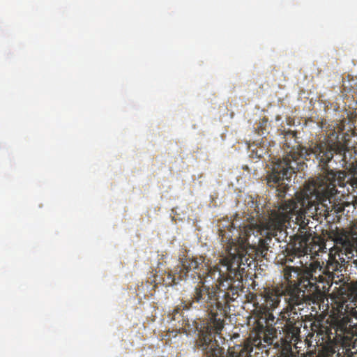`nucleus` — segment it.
<instances>
[{
    "mask_svg": "<svg viewBox=\"0 0 357 357\" xmlns=\"http://www.w3.org/2000/svg\"><path fill=\"white\" fill-rule=\"evenodd\" d=\"M339 263L337 261L324 262L312 261L308 266L298 267L286 266L283 270L284 281L281 286L266 288L261 292L264 305L260 312L266 319L273 320V312L280 305L281 298L284 296L287 306L281 312L282 319L287 320V339L296 338L302 328V317L297 310H301L307 301L315 303L322 295V290L331 286L335 278V271ZM259 312V310H258Z\"/></svg>",
    "mask_w": 357,
    "mask_h": 357,
    "instance_id": "nucleus-2",
    "label": "nucleus"
},
{
    "mask_svg": "<svg viewBox=\"0 0 357 357\" xmlns=\"http://www.w3.org/2000/svg\"><path fill=\"white\" fill-rule=\"evenodd\" d=\"M253 346L252 340H250L249 337L247 342L243 345L237 344L229 347L227 356H225V349L219 344L222 350L220 356L219 357H251V353L253 351Z\"/></svg>",
    "mask_w": 357,
    "mask_h": 357,
    "instance_id": "nucleus-10",
    "label": "nucleus"
},
{
    "mask_svg": "<svg viewBox=\"0 0 357 357\" xmlns=\"http://www.w3.org/2000/svg\"><path fill=\"white\" fill-rule=\"evenodd\" d=\"M328 237L334 241L331 252L335 251V257L337 256L342 264L356 263L357 239L350 236L345 229L336 228L329 231Z\"/></svg>",
    "mask_w": 357,
    "mask_h": 357,
    "instance_id": "nucleus-7",
    "label": "nucleus"
},
{
    "mask_svg": "<svg viewBox=\"0 0 357 357\" xmlns=\"http://www.w3.org/2000/svg\"><path fill=\"white\" fill-rule=\"evenodd\" d=\"M171 315H172L171 318L172 319H174V320L178 319V322H181V321H182V324H181L182 328L185 327V326H188V327L190 326V323L189 319H185L183 314L182 313V312H181L180 307L174 308L172 313L171 314Z\"/></svg>",
    "mask_w": 357,
    "mask_h": 357,
    "instance_id": "nucleus-11",
    "label": "nucleus"
},
{
    "mask_svg": "<svg viewBox=\"0 0 357 357\" xmlns=\"http://www.w3.org/2000/svg\"><path fill=\"white\" fill-rule=\"evenodd\" d=\"M311 328H312V330L317 331V333L319 334L326 333V334L328 335L329 331L331 330L330 328H328L327 327L322 326V325L319 323L318 324H316L315 323H314L312 324V326H311Z\"/></svg>",
    "mask_w": 357,
    "mask_h": 357,
    "instance_id": "nucleus-12",
    "label": "nucleus"
},
{
    "mask_svg": "<svg viewBox=\"0 0 357 357\" xmlns=\"http://www.w3.org/2000/svg\"><path fill=\"white\" fill-rule=\"evenodd\" d=\"M178 331L177 330H172V331H169L167 334L165 335V336H167V337L169 339H171L172 336H176L177 334H178Z\"/></svg>",
    "mask_w": 357,
    "mask_h": 357,
    "instance_id": "nucleus-13",
    "label": "nucleus"
},
{
    "mask_svg": "<svg viewBox=\"0 0 357 357\" xmlns=\"http://www.w3.org/2000/svg\"><path fill=\"white\" fill-rule=\"evenodd\" d=\"M248 300L253 302L255 306L254 314L257 319V330L252 336L250 335V339L252 340V344L259 349L266 346L273 345V347L278 351V357H296L294 351H292V344L296 342L300 336V333L296 335V338L289 341L287 339V319H284L285 324L282 328L283 336L280 340H277V329L273 328V325L275 324V316L273 315V321L267 319V317L264 316L262 312L260 310V307L264 305V301L262 303L257 301V296L255 294H250Z\"/></svg>",
    "mask_w": 357,
    "mask_h": 357,
    "instance_id": "nucleus-6",
    "label": "nucleus"
},
{
    "mask_svg": "<svg viewBox=\"0 0 357 357\" xmlns=\"http://www.w3.org/2000/svg\"><path fill=\"white\" fill-rule=\"evenodd\" d=\"M293 215H296V218H302L304 214L298 215L295 213H285L281 215H273L272 217L267 215L266 218H261V220L258 218H252V222L246 230H243L241 238L236 241L235 243H231L229 241H225L223 245L227 252V257L231 255L240 256L241 262L240 263V268L242 269V280L243 279V273L245 263H248L247 257L248 250L245 248V244H249V238L252 235L257 241L252 240V246L257 252V255L266 258L267 252L269 249V245L273 238H277L278 234L282 233L285 223L291 219Z\"/></svg>",
    "mask_w": 357,
    "mask_h": 357,
    "instance_id": "nucleus-5",
    "label": "nucleus"
},
{
    "mask_svg": "<svg viewBox=\"0 0 357 357\" xmlns=\"http://www.w3.org/2000/svg\"><path fill=\"white\" fill-rule=\"evenodd\" d=\"M348 183L352 188H357V180L349 177L344 170L335 172L333 169H325L316 179L310 181L301 192L296 193L295 199L282 202L276 210L261 207L257 200L251 199L247 202L248 216L243 222L236 215L232 222L219 229L221 241L224 243L229 241L231 243H235L234 241L241 238L243 230L249 227L252 218L261 220L267 215L273 217L285 213L313 214L317 211L320 203L331 199L336 195L337 186L344 187Z\"/></svg>",
    "mask_w": 357,
    "mask_h": 357,
    "instance_id": "nucleus-3",
    "label": "nucleus"
},
{
    "mask_svg": "<svg viewBox=\"0 0 357 357\" xmlns=\"http://www.w3.org/2000/svg\"><path fill=\"white\" fill-rule=\"evenodd\" d=\"M340 310H342V309L344 310V312H348V310L349 308V305H345V302H343L342 304L340 306Z\"/></svg>",
    "mask_w": 357,
    "mask_h": 357,
    "instance_id": "nucleus-14",
    "label": "nucleus"
},
{
    "mask_svg": "<svg viewBox=\"0 0 357 357\" xmlns=\"http://www.w3.org/2000/svg\"><path fill=\"white\" fill-rule=\"evenodd\" d=\"M241 257L231 255L220 259L219 263L209 267L203 261L199 266L201 275H197L199 282L194 289L190 307H201L209 312V320L199 331L195 341L197 348L202 351L204 357H220L221 349L216 335L224 328V319L229 310V304L240 296L242 289Z\"/></svg>",
    "mask_w": 357,
    "mask_h": 357,
    "instance_id": "nucleus-1",
    "label": "nucleus"
},
{
    "mask_svg": "<svg viewBox=\"0 0 357 357\" xmlns=\"http://www.w3.org/2000/svg\"><path fill=\"white\" fill-rule=\"evenodd\" d=\"M347 151V147L340 141L331 144L326 141L312 142L308 148L298 146L296 151L292 149L282 159H276L273 162L272 172L266 177V183L272 188L276 189L278 197H283L287 188V185L283 183L284 180L291 179L293 174L302 169L303 159H310L312 154L321 163L326 165L331 160L334 154L340 155L342 160L345 161Z\"/></svg>",
    "mask_w": 357,
    "mask_h": 357,
    "instance_id": "nucleus-4",
    "label": "nucleus"
},
{
    "mask_svg": "<svg viewBox=\"0 0 357 357\" xmlns=\"http://www.w3.org/2000/svg\"><path fill=\"white\" fill-rule=\"evenodd\" d=\"M310 236L311 234L307 233L294 236L291 243L287 247V255L301 257L307 255L311 251L309 246Z\"/></svg>",
    "mask_w": 357,
    "mask_h": 357,
    "instance_id": "nucleus-9",
    "label": "nucleus"
},
{
    "mask_svg": "<svg viewBox=\"0 0 357 357\" xmlns=\"http://www.w3.org/2000/svg\"><path fill=\"white\" fill-rule=\"evenodd\" d=\"M204 261V257L202 256L180 257L178 263L173 271L165 273L162 278L164 284L172 286L178 284L180 280L187 279L191 272L197 273L200 278L201 273L199 271Z\"/></svg>",
    "mask_w": 357,
    "mask_h": 357,
    "instance_id": "nucleus-8",
    "label": "nucleus"
}]
</instances>
